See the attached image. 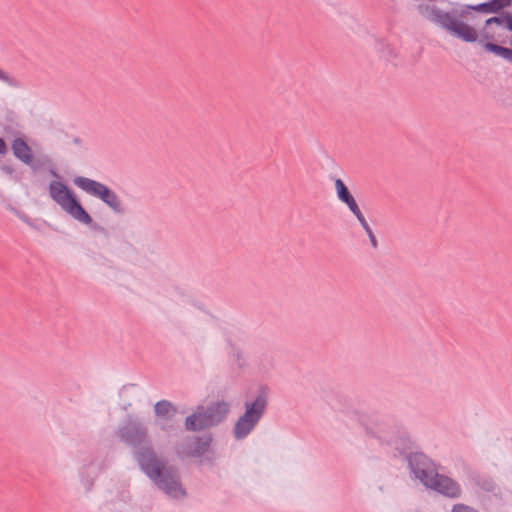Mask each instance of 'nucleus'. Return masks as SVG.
Masks as SVG:
<instances>
[{
  "label": "nucleus",
  "instance_id": "423d86ee",
  "mask_svg": "<svg viewBox=\"0 0 512 512\" xmlns=\"http://www.w3.org/2000/svg\"><path fill=\"white\" fill-rule=\"evenodd\" d=\"M229 404L216 402L205 411L201 408L196 413L187 417L185 426L188 430H200L220 423L229 412Z\"/></svg>",
  "mask_w": 512,
  "mask_h": 512
},
{
  "label": "nucleus",
  "instance_id": "20e7f679",
  "mask_svg": "<svg viewBox=\"0 0 512 512\" xmlns=\"http://www.w3.org/2000/svg\"><path fill=\"white\" fill-rule=\"evenodd\" d=\"M52 200L71 218L84 225L92 223V217L82 206L76 194L63 182L52 181L49 184Z\"/></svg>",
  "mask_w": 512,
  "mask_h": 512
},
{
  "label": "nucleus",
  "instance_id": "f03ea898",
  "mask_svg": "<svg viewBox=\"0 0 512 512\" xmlns=\"http://www.w3.org/2000/svg\"><path fill=\"white\" fill-rule=\"evenodd\" d=\"M140 465L144 473L167 495L173 498L184 496L185 492L177 480L175 471L166 467L153 454L143 453L140 457Z\"/></svg>",
  "mask_w": 512,
  "mask_h": 512
},
{
  "label": "nucleus",
  "instance_id": "1a4fd4ad",
  "mask_svg": "<svg viewBox=\"0 0 512 512\" xmlns=\"http://www.w3.org/2000/svg\"><path fill=\"white\" fill-rule=\"evenodd\" d=\"M13 154L25 164H31L33 155L31 148L23 139H15L12 143Z\"/></svg>",
  "mask_w": 512,
  "mask_h": 512
},
{
  "label": "nucleus",
  "instance_id": "ddd939ff",
  "mask_svg": "<svg viewBox=\"0 0 512 512\" xmlns=\"http://www.w3.org/2000/svg\"><path fill=\"white\" fill-rule=\"evenodd\" d=\"M452 512H478L474 508L464 505V504H456L452 508Z\"/></svg>",
  "mask_w": 512,
  "mask_h": 512
},
{
  "label": "nucleus",
  "instance_id": "39448f33",
  "mask_svg": "<svg viewBox=\"0 0 512 512\" xmlns=\"http://www.w3.org/2000/svg\"><path fill=\"white\" fill-rule=\"evenodd\" d=\"M74 184L88 195L100 199L114 213H124V206L121 198L107 185L81 176L74 179Z\"/></svg>",
  "mask_w": 512,
  "mask_h": 512
},
{
  "label": "nucleus",
  "instance_id": "7ed1b4c3",
  "mask_svg": "<svg viewBox=\"0 0 512 512\" xmlns=\"http://www.w3.org/2000/svg\"><path fill=\"white\" fill-rule=\"evenodd\" d=\"M420 12L425 19L440 26L465 42H475L477 40V33L473 27L434 5L421 6Z\"/></svg>",
  "mask_w": 512,
  "mask_h": 512
},
{
  "label": "nucleus",
  "instance_id": "f257e3e1",
  "mask_svg": "<svg viewBox=\"0 0 512 512\" xmlns=\"http://www.w3.org/2000/svg\"><path fill=\"white\" fill-rule=\"evenodd\" d=\"M409 465L415 477L426 487L431 488L444 496L458 498L461 488L454 480L435 472L431 461L423 454L415 453L409 457Z\"/></svg>",
  "mask_w": 512,
  "mask_h": 512
},
{
  "label": "nucleus",
  "instance_id": "4468645a",
  "mask_svg": "<svg viewBox=\"0 0 512 512\" xmlns=\"http://www.w3.org/2000/svg\"><path fill=\"white\" fill-rule=\"evenodd\" d=\"M508 16L509 15H507L505 17H492V18H489L486 21V24L490 25V24L496 23L498 25H505L506 26V19L508 18Z\"/></svg>",
  "mask_w": 512,
  "mask_h": 512
},
{
  "label": "nucleus",
  "instance_id": "dca6fc26",
  "mask_svg": "<svg viewBox=\"0 0 512 512\" xmlns=\"http://www.w3.org/2000/svg\"><path fill=\"white\" fill-rule=\"evenodd\" d=\"M0 80L10 82V77L4 71L0 70Z\"/></svg>",
  "mask_w": 512,
  "mask_h": 512
},
{
  "label": "nucleus",
  "instance_id": "9d476101",
  "mask_svg": "<svg viewBox=\"0 0 512 512\" xmlns=\"http://www.w3.org/2000/svg\"><path fill=\"white\" fill-rule=\"evenodd\" d=\"M484 48L487 51L492 52V53L498 55L499 57L505 59L506 61L512 63V49L498 46L493 43H486L484 45Z\"/></svg>",
  "mask_w": 512,
  "mask_h": 512
},
{
  "label": "nucleus",
  "instance_id": "9b49d317",
  "mask_svg": "<svg viewBox=\"0 0 512 512\" xmlns=\"http://www.w3.org/2000/svg\"><path fill=\"white\" fill-rule=\"evenodd\" d=\"M511 0H491L490 3L482 4L477 9L483 10L486 12H494L498 9L507 7L510 5Z\"/></svg>",
  "mask_w": 512,
  "mask_h": 512
},
{
  "label": "nucleus",
  "instance_id": "0eeeda50",
  "mask_svg": "<svg viewBox=\"0 0 512 512\" xmlns=\"http://www.w3.org/2000/svg\"><path fill=\"white\" fill-rule=\"evenodd\" d=\"M266 407L263 397H258L253 403L246 405V412L234 426V434L237 439L245 438L258 423Z\"/></svg>",
  "mask_w": 512,
  "mask_h": 512
},
{
  "label": "nucleus",
  "instance_id": "f8f14e48",
  "mask_svg": "<svg viewBox=\"0 0 512 512\" xmlns=\"http://www.w3.org/2000/svg\"><path fill=\"white\" fill-rule=\"evenodd\" d=\"M155 412L159 416L169 417L175 413V409L170 402L159 401L155 405Z\"/></svg>",
  "mask_w": 512,
  "mask_h": 512
},
{
  "label": "nucleus",
  "instance_id": "6e6552de",
  "mask_svg": "<svg viewBox=\"0 0 512 512\" xmlns=\"http://www.w3.org/2000/svg\"><path fill=\"white\" fill-rule=\"evenodd\" d=\"M335 192L339 201L344 203L351 213L357 218L366 233L371 234V228L366 221L363 213L361 212L355 198L350 193L349 189L341 179H336L334 182Z\"/></svg>",
  "mask_w": 512,
  "mask_h": 512
},
{
  "label": "nucleus",
  "instance_id": "2eb2a0df",
  "mask_svg": "<svg viewBox=\"0 0 512 512\" xmlns=\"http://www.w3.org/2000/svg\"><path fill=\"white\" fill-rule=\"evenodd\" d=\"M7 152V146L5 141L0 138V154H5Z\"/></svg>",
  "mask_w": 512,
  "mask_h": 512
},
{
  "label": "nucleus",
  "instance_id": "f3484780",
  "mask_svg": "<svg viewBox=\"0 0 512 512\" xmlns=\"http://www.w3.org/2000/svg\"><path fill=\"white\" fill-rule=\"evenodd\" d=\"M506 27L512 31V16H508V18L506 19Z\"/></svg>",
  "mask_w": 512,
  "mask_h": 512
},
{
  "label": "nucleus",
  "instance_id": "a211bd4d",
  "mask_svg": "<svg viewBox=\"0 0 512 512\" xmlns=\"http://www.w3.org/2000/svg\"><path fill=\"white\" fill-rule=\"evenodd\" d=\"M367 234L370 237L372 244L375 245L376 244V239H375V236H374L373 232L371 231V234L370 233H367Z\"/></svg>",
  "mask_w": 512,
  "mask_h": 512
}]
</instances>
